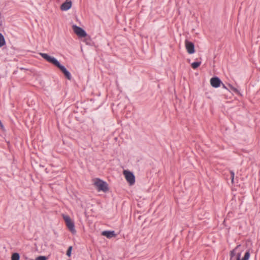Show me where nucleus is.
<instances>
[{
  "label": "nucleus",
  "instance_id": "obj_1",
  "mask_svg": "<svg viewBox=\"0 0 260 260\" xmlns=\"http://www.w3.org/2000/svg\"><path fill=\"white\" fill-rule=\"evenodd\" d=\"M237 247L232 250L230 252V260H248L250 257V251L249 250H248L245 253V254L243 257L241 259V253H238L237 255H236V249Z\"/></svg>",
  "mask_w": 260,
  "mask_h": 260
},
{
  "label": "nucleus",
  "instance_id": "obj_2",
  "mask_svg": "<svg viewBox=\"0 0 260 260\" xmlns=\"http://www.w3.org/2000/svg\"><path fill=\"white\" fill-rule=\"evenodd\" d=\"M94 184L99 190L106 192L109 189L108 184L100 179H96Z\"/></svg>",
  "mask_w": 260,
  "mask_h": 260
},
{
  "label": "nucleus",
  "instance_id": "obj_3",
  "mask_svg": "<svg viewBox=\"0 0 260 260\" xmlns=\"http://www.w3.org/2000/svg\"><path fill=\"white\" fill-rule=\"evenodd\" d=\"M63 219L64 220L66 225L70 231L72 233L75 234L76 231L75 229L74 223L71 220V218L69 216H63Z\"/></svg>",
  "mask_w": 260,
  "mask_h": 260
},
{
  "label": "nucleus",
  "instance_id": "obj_4",
  "mask_svg": "<svg viewBox=\"0 0 260 260\" xmlns=\"http://www.w3.org/2000/svg\"><path fill=\"white\" fill-rule=\"evenodd\" d=\"M39 54L48 62L56 66L59 62L55 58L52 57L46 53H40Z\"/></svg>",
  "mask_w": 260,
  "mask_h": 260
},
{
  "label": "nucleus",
  "instance_id": "obj_5",
  "mask_svg": "<svg viewBox=\"0 0 260 260\" xmlns=\"http://www.w3.org/2000/svg\"><path fill=\"white\" fill-rule=\"evenodd\" d=\"M39 54L48 62L56 66L59 62L55 58L52 57L46 53H40Z\"/></svg>",
  "mask_w": 260,
  "mask_h": 260
},
{
  "label": "nucleus",
  "instance_id": "obj_6",
  "mask_svg": "<svg viewBox=\"0 0 260 260\" xmlns=\"http://www.w3.org/2000/svg\"><path fill=\"white\" fill-rule=\"evenodd\" d=\"M39 54L48 62L56 66L59 62L55 58L52 57L46 53H40Z\"/></svg>",
  "mask_w": 260,
  "mask_h": 260
},
{
  "label": "nucleus",
  "instance_id": "obj_7",
  "mask_svg": "<svg viewBox=\"0 0 260 260\" xmlns=\"http://www.w3.org/2000/svg\"><path fill=\"white\" fill-rule=\"evenodd\" d=\"M39 54L48 62L56 66L59 62L55 58L52 57L46 53H40Z\"/></svg>",
  "mask_w": 260,
  "mask_h": 260
},
{
  "label": "nucleus",
  "instance_id": "obj_8",
  "mask_svg": "<svg viewBox=\"0 0 260 260\" xmlns=\"http://www.w3.org/2000/svg\"><path fill=\"white\" fill-rule=\"evenodd\" d=\"M124 174L127 181L130 184L133 185L135 182V177L134 174L128 171H124Z\"/></svg>",
  "mask_w": 260,
  "mask_h": 260
},
{
  "label": "nucleus",
  "instance_id": "obj_9",
  "mask_svg": "<svg viewBox=\"0 0 260 260\" xmlns=\"http://www.w3.org/2000/svg\"><path fill=\"white\" fill-rule=\"evenodd\" d=\"M73 29L75 33L80 37H85L87 36L86 31L81 27L77 26L76 25H73Z\"/></svg>",
  "mask_w": 260,
  "mask_h": 260
},
{
  "label": "nucleus",
  "instance_id": "obj_10",
  "mask_svg": "<svg viewBox=\"0 0 260 260\" xmlns=\"http://www.w3.org/2000/svg\"><path fill=\"white\" fill-rule=\"evenodd\" d=\"M56 67L59 69L68 79L71 80L72 78L71 75L63 66L59 62Z\"/></svg>",
  "mask_w": 260,
  "mask_h": 260
},
{
  "label": "nucleus",
  "instance_id": "obj_11",
  "mask_svg": "<svg viewBox=\"0 0 260 260\" xmlns=\"http://www.w3.org/2000/svg\"><path fill=\"white\" fill-rule=\"evenodd\" d=\"M185 47H186L187 52L189 54H193L195 51L194 44L191 42L187 41V40L185 41Z\"/></svg>",
  "mask_w": 260,
  "mask_h": 260
},
{
  "label": "nucleus",
  "instance_id": "obj_12",
  "mask_svg": "<svg viewBox=\"0 0 260 260\" xmlns=\"http://www.w3.org/2000/svg\"><path fill=\"white\" fill-rule=\"evenodd\" d=\"M72 6V0H66V1L61 4L60 9L61 11H68Z\"/></svg>",
  "mask_w": 260,
  "mask_h": 260
},
{
  "label": "nucleus",
  "instance_id": "obj_13",
  "mask_svg": "<svg viewBox=\"0 0 260 260\" xmlns=\"http://www.w3.org/2000/svg\"><path fill=\"white\" fill-rule=\"evenodd\" d=\"M221 83L222 82L218 77H215L210 79V84L213 87L217 88L220 86Z\"/></svg>",
  "mask_w": 260,
  "mask_h": 260
},
{
  "label": "nucleus",
  "instance_id": "obj_14",
  "mask_svg": "<svg viewBox=\"0 0 260 260\" xmlns=\"http://www.w3.org/2000/svg\"><path fill=\"white\" fill-rule=\"evenodd\" d=\"M102 235L103 236H106L108 238H112L113 237H116V235L115 234L114 231H105L102 233Z\"/></svg>",
  "mask_w": 260,
  "mask_h": 260
},
{
  "label": "nucleus",
  "instance_id": "obj_15",
  "mask_svg": "<svg viewBox=\"0 0 260 260\" xmlns=\"http://www.w3.org/2000/svg\"><path fill=\"white\" fill-rule=\"evenodd\" d=\"M6 44V41L4 36L0 32V47H3Z\"/></svg>",
  "mask_w": 260,
  "mask_h": 260
},
{
  "label": "nucleus",
  "instance_id": "obj_16",
  "mask_svg": "<svg viewBox=\"0 0 260 260\" xmlns=\"http://www.w3.org/2000/svg\"><path fill=\"white\" fill-rule=\"evenodd\" d=\"M20 255L18 253H14L11 256V260H19Z\"/></svg>",
  "mask_w": 260,
  "mask_h": 260
},
{
  "label": "nucleus",
  "instance_id": "obj_17",
  "mask_svg": "<svg viewBox=\"0 0 260 260\" xmlns=\"http://www.w3.org/2000/svg\"><path fill=\"white\" fill-rule=\"evenodd\" d=\"M201 61L193 62L191 63V66L193 69H196L201 65Z\"/></svg>",
  "mask_w": 260,
  "mask_h": 260
},
{
  "label": "nucleus",
  "instance_id": "obj_18",
  "mask_svg": "<svg viewBox=\"0 0 260 260\" xmlns=\"http://www.w3.org/2000/svg\"><path fill=\"white\" fill-rule=\"evenodd\" d=\"M72 250V246H69L67 251V255L68 256H71Z\"/></svg>",
  "mask_w": 260,
  "mask_h": 260
},
{
  "label": "nucleus",
  "instance_id": "obj_19",
  "mask_svg": "<svg viewBox=\"0 0 260 260\" xmlns=\"http://www.w3.org/2000/svg\"><path fill=\"white\" fill-rule=\"evenodd\" d=\"M229 86H230L231 89L232 90H233L234 92H235L236 93H239V91H238V90L237 88H235L234 87L232 86L231 85H229Z\"/></svg>",
  "mask_w": 260,
  "mask_h": 260
},
{
  "label": "nucleus",
  "instance_id": "obj_20",
  "mask_svg": "<svg viewBox=\"0 0 260 260\" xmlns=\"http://www.w3.org/2000/svg\"><path fill=\"white\" fill-rule=\"evenodd\" d=\"M230 174H231V179H232V182H234V176H235V173H234L233 171H230Z\"/></svg>",
  "mask_w": 260,
  "mask_h": 260
},
{
  "label": "nucleus",
  "instance_id": "obj_21",
  "mask_svg": "<svg viewBox=\"0 0 260 260\" xmlns=\"http://www.w3.org/2000/svg\"><path fill=\"white\" fill-rule=\"evenodd\" d=\"M3 24V21L2 19L1 14L0 13V26H2Z\"/></svg>",
  "mask_w": 260,
  "mask_h": 260
},
{
  "label": "nucleus",
  "instance_id": "obj_22",
  "mask_svg": "<svg viewBox=\"0 0 260 260\" xmlns=\"http://www.w3.org/2000/svg\"><path fill=\"white\" fill-rule=\"evenodd\" d=\"M221 84H222V85L223 87L224 88L226 89V87H225V86L224 85V84H223L222 83Z\"/></svg>",
  "mask_w": 260,
  "mask_h": 260
}]
</instances>
